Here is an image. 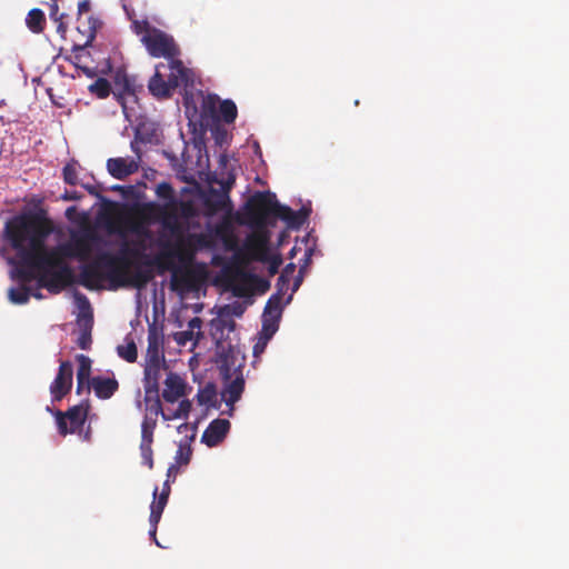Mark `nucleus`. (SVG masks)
<instances>
[{
	"label": "nucleus",
	"instance_id": "obj_1",
	"mask_svg": "<svg viewBox=\"0 0 569 569\" xmlns=\"http://www.w3.org/2000/svg\"><path fill=\"white\" fill-rule=\"evenodd\" d=\"M52 230L51 221L43 214L22 213L6 222L4 237L20 258L16 269L18 279L31 282L37 278V270L39 283L50 292L59 293L74 283V273L64 256L53 248H46Z\"/></svg>",
	"mask_w": 569,
	"mask_h": 569
},
{
	"label": "nucleus",
	"instance_id": "obj_19",
	"mask_svg": "<svg viewBox=\"0 0 569 569\" xmlns=\"http://www.w3.org/2000/svg\"><path fill=\"white\" fill-rule=\"evenodd\" d=\"M94 390L96 396L99 399H110L119 389V382L116 378H106L101 376H97L91 378V381L89 386H87L88 389Z\"/></svg>",
	"mask_w": 569,
	"mask_h": 569
},
{
	"label": "nucleus",
	"instance_id": "obj_3",
	"mask_svg": "<svg viewBox=\"0 0 569 569\" xmlns=\"http://www.w3.org/2000/svg\"><path fill=\"white\" fill-rule=\"evenodd\" d=\"M156 193L160 199L167 200L159 209V218L163 228L173 236H181L184 230L183 221L188 222L199 216L194 201L176 199L174 190L168 182L159 183Z\"/></svg>",
	"mask_w": 569,
	"mask_h": 569
},
{
	"label": "nucleus",
	"instance_id": "obj_22",
	"mask_svg": "<svg viewBox=\"0 0 569 569\" xmlns=\"http://www.w3.org/2000/svg\"><path fill=\"white\" fill-rule=\"evenodd\" d=\"M163 365H144V401L148 402L151 395L159 392V379Z\"/></svg>",
	"mask_w": 569,
	"mask_h": 569
},
{
	"label": "nucleus",
	"instance_id": "obj_7",
	"mask_svg": "<svg viewBox=\"0 0 569 569\" xmlns=\"http://www.w3.org/2000/svg\"><path fill=\"white\" fill-rule=\"evenodd\" d=\"M141 41L153 58H164L170 61L180 54V49L173 37L158 28L148 30L146 34H142Z\"/></svg>",
	"mask_w": 569,
	"mask_h": 569
},
{
	"label": "nucleus",
	"instance_id": "obj_46",
	"mask_svg": "<svg viewBox=\"0 0 569 569\" xmlns=\"http://www.w3.org/2000/svg\"><path fill=\"white\" fill-rule=\"evenodd\" d=\"M201 326H202V320L199 317L192 318L188 323L189 330H192L193 332L196 329L200 330Z\"/></svg>",
	"mask_w": 569,
	"mask_h": 569
},
{
	"label": "nucleus",
	"instance_id": "obj_50",
	"mask_svg": "<svg viewBox=\"0 0 569 569\" xmlns=\"http://www.w3.org/2000/svg\"><path fill=\"white\" fill-rule=\"evenodd\" d=\"M81 197L82 196L78 191H66L62 198L64 200H80Z\"/></svg>",
	"mask_w": 569,
	"mask_h": 569
},
{
	"label": "nucleus",
	"instance_id": "obj_47",
	"mask_svg": "<svg viewBox=\"0 0 569 569\" xmlns=\"http://www.w3.org/2000/svg\"><path fill=\"white\" fill-rule=\"evenodd\" d=\"M81 186L88 191L89 194L94 196V197H100V191L97 186L89 184V183H83Z\"/></svg>",
	"mask_w": 569,
	"mask_h": 569
},
{
	"label": "nucleus",
	"instance_id": "obj_17",
	"mask_svg": "<svg viewBox=\"0 0 569 569\" xmlns=\"http://www.w3.org/2000/svg\"><path fill=\"white\" fill-rule=\"evenodd\" d=\"M108 172L116 179H124L139 169L136 160L129 158H110L107 161Z\"/></svg>",
	"mask_w": 569,
	"mask_h": 569
},
{
	"label": "nucleus",
	"instance_id": "obj_35",
	"mask_svg": "<svg viewBox=\"0 0 569 569\" xmlns=\"http://www.w3.org/2000/svg\"><path fill=\"white\" fill-rule=\"evenodd\" d=\"M8 296L12 303L24 305L30 299V289L24 286L20 288H10Z\"/></svg>",
	"mask_w": 569,
	"mask_h": 569
},
{
	"label": "nucleus",
	"instance_id": "obj_9",
	"mask_svg": "<svg viewBox=\"0 0 569 569\" xmlns=\"http://www.w3.org/2000/svg\"><path fill=\"white\" fill-rule=\"evenodd\" d=\"M48 411L54 415L56 422L58 427V431L61 436H67L68 433H74L78 429H80L86 422L89 406L78 405L69 408L66 412L60 410H51L49 407Z\"/></svg>",
	"mask_w": 569,
	"mask_h": 569
},
{
	"label": "nucleus",
	"instance_id": "obj_13",
	"mask_svg": "<svg viewBox=\"0 0 569 569\" xmlns=\"http://www.w3.org/2000/svg\"><path fill=\"white\" fill-rule=\"evenodd\" d=\"M157 427V418L146 415L142 423H141V442H140V453L143 460V463L149 467V469L153 468V433Z\"/></svg>",
	"mask_w": 569,
	"mask_h": 569
},
{
	"label": "nucleus",
	"instance_id": "obj_45",
	"mask_svg": "<svg viewBox=\"0 0 569 569\" xmlns=\"http://www.w3.org/2000/svg\"><path fill=\"white\" fill-rule=\"evenodd\" d=\"M282 263V260L280 257H274L268 267V271L271 276L276 274L279 270L280 264Z\"/></svg>",
	"mask_w": 569,
	"mask_h": 569
},
{
	"label": "nucleus",
	"instance_id": "obj_52",
	"mask_svg": "<svg viewBox=\"0 0 569 569\" xmlns=\"http://www.w3.org/2000/svg\"><path fill=\"white\" fill-rule=\"evenodd\" d=\"M226 309H231L230 313L237 317H241L243 313V309L240 305H236L232 307L227 306Z\"/></svg>",
	"mask_w": 569,
	"mask_h": 569
},
{
	"label": "nucleus",
	"instance_id": "obj_10",
	"mask_svg": "<svg viewBox=\"0 0 569 569\" xmlns=\"http://www.w3.org/2000/svg\"><path fill=\"white\" fill-rule=\"evenodd\" d=\"M93 239V233L88 231L72 236L71 242L57 246L53 249L66 258H78L80 261H86L92 251Z\"/></svg>",
	"mask_w": 569,
	"mask_h": 569
},
{
	"label": "nucleus",
	"instance_id": "obj_57",
	"mask_svg": "<svg viewBox=\"0 0 569 569\" xmlns=\"http://www.w3.org/2000/svg\"><path fill=\"white\" fill-rule=\"evenodd\" d=\"M177 470H178L177 466H176V465H171V466L169 467V469H168V477H170V476H171V473H172L173 471H177Z\"/></svg>",
	"mask_w": 569,
	"mask_h": 569
},
{
	"label": "nucleus",
	"instance_id": "obj_27",
	"mask_svg": "<svg viewBox=\"0 0 569 569\" xmlns=\"http://www.w3.org/2000/svg\"><path fill=\"white\" fill-rule=\"evenodd\" d=\"M158 487L153 490V497L157 498L156 501H153L150 506V517L149 522L159 523L162 512L164 510V507L168 503V492H161L158 497Z\"/></svg>",
	"mask_w": 569,
	"mask_h": 569
},
{
	"label": "nucleus",
	"instance_id": "obj_24",
	"mask_svg": "<svg viewBox=\"0 0 569 569\" xmlns=\"http://www.w3.org/2000/svg\"><path fill=\"white\" fill-rule=\"evenodd\" d=\"M243 390L244 379L242 376H237L223 389L222 398L228 406L232 407L241 398Z\"/></svg>",
	"mask_w": 569,
	"mask_h": 569
},
{
	"label": "nucleus",
	"instance_id": "obj_37",
	"mask_svg": "<svg viewBox=\"0 0 569 569\" xmlns=\"http://www.w3.org/2000/svg\"><path fill=\"white\" fill-rule=\"evenodd\" d=\"M279 321L280 320L262 318L261 339L264 340V343L278 331Z\"/></svg>",
	"mask_w": 569,
	"mask_h": 569
},
{
	"label": "nucleus",
	"instance_id": "obj_18",
	"mask_svg": "<svg viewBox=\"0 0 569 569\" xmlns=\"http://www.w3.org/2000/svg\"><path fill=\"white\" fill-rule=\"evenodd\" d=\"M277 209V219L284 221L290 229L301 228L309 217V210L303 208L295 211L290 207L280 203Z\"/></svg>",
	"mask_w": 569,
	"mask_h": 569
},
{
	"label": "nucleus",
	"instance_id": "obj_6",
	"mask_svg": "<svg viewBox=\"0 0 569 569\" xmlns=\"http://www.w3.org/2000/svg\"><path fill=\"white\" fill-rule=\"evenodd\" d=\"M176 259L183 264L190 263L193 260V251L186 249L184 243L178 246L166 244L164 249L158 254L143 262V268L154 267L159 274H163L166 271L172 273L177 268Z\"/></svg>",
	"mask_w": 569,
	"mask_h": 569
},
{
	"label": "nucleus",
	"instance_id": "obj_49",
	"mask_svg": "<svg viewBox=\"0 0 569 569\" xmlns=\"http://www.w3.org/2000/svg\"><path fill=\"white\" fill-rule=\"evenodd\" d=\"M180 335H181V339H179L178 341L180 343L184 345L187 341L193 339L194 332L192 330H187V331L181 332Z\"/></svg>",
	"mask_w": 569,
	"mask_h": 569
},
{
	"label": "nucleus",
	"instance_id": "obj_25",
	"mask_svg": "<svg viewBox=\"0 0 569 569\" xmlns=\"http://www.w3.org/2000/svg\"><path fill=\"white\" fill-rule=\"evenodd\" d=\"M78 361V371H77V393H80L84 386H89L91 379V360L89 357L84 355H78L76 357Z\"/></svg>",
	"mask_w": 569,
	"mask_h": 569
},
{
	"label": "nucleus",
	"instance_id": "obj_33",
	"mask_svg": "<svg viewBox=\"0 0 569 569\" xmlns=\"http://www.w3.org/2000/svg\"><path fill=\"white\" fill-rule=\"evenodd\" d=\"M197 401L201 406H210L213 405L217 391L216 387L212 383L206 385L202 389H200L197 393Z\"/></svg>",
	"mask_w": 569,
	"mask_h": 569
},
{
	"label": "nucleus",
	"instance_id": "obj_16",
	"mask_svg": "<svg viewBox=\"0 0 569 569\" xmlns=\"http://www.w3.org/2000/svg\"><path fill=\"white\" fill-rule=\"evenodd\" d=\"M161 69H166L164 63H159L156 66L154 74L148 82V89L154 98L168 99L172 96L174 90L171 87L169 80L164 79L166 76L161 72Z\"/></svg>",
	"mask_w": 569,
	"mask_h": 569
},
{
	"label": "nucleus",
	"instance_id": "obj_53",
	"mask_svg": "<svg viewBox=\"0 0 569 569\" xmlns=\"http://www.w3.org/2000/svg\"><path fill=\"white\" fill-rule=\"evenodd\" d=\"M157 527H158V523H152L150 522V531H149V535L150 537L154 540V542L159 546L157 539H156V535H157Z\"/></svg>",
	"mask_w": 569,
	"mask_h": 569
},
{
	"label": "nucleus",
	"instance_id": "obj_11",
	"mask_svg": "<svg viewBox=\"0 0 569 569\" xmlns=\"http://www.w3.org/2000/svg\"><path fill=\"white\" fill-rule=\"evenodd\" d=\"M202 273L191 267L177 268L171 273L170 289L177 292H189L198 287Z\"/></svg>",
	"mask_w": 569,
	"mask_h": 569
},
{
	"label": "nucleus",
	"instance_id": "obj_2",
	"mask_svg": "<svg viewBox=\"0 0 569 569\" xmlns=\"http://www.w3.org/2000/svg\"><path fill=\"white\" fill-rule=\"evenodd\" d=\"M143 247H129L124 244L118 254L110 252L99 253L92 262L81 269L82 283L90 287L91 282L109 280L116 287L131 284L136 288H143L153 279V272L150 268L134 266L132 259L144 257Z\"/></svg>",
	"mask_w": 569,
	"mask_h": 569
},
{
	"label": "nucleus",
	"instance_id": "obj_60",
	"mask_svg": "<svg viewBox=\"0 0 569 569\" xmlns=\"http://www.w3.org/2000/svg\"><path fill=\"white\" fill-rule=\"evenodd\" d=\"M111 189H112V190H121V189H122V187H121V186H114V187H112Z\"/></svg>",
	"mask_w": 569,
	"mask_h": 569
},
{
	"label": "nucleus",
	"instance_id": "obj_48",
	"mask_svg": "<svg viewBox=\"0 0 569 569\" xmlns=\"http://www.w3.org/2000/svg\"><path fill=\"white\" fill-rule=\"evenodd\" d=\"M59 7L57 0H53V3L50 6V18L54 21L59 19Z\"/></svg>",
	"mask_w": 569,
	"mask_h": 569
},
{
	"label": "nucleus",
	"instance_id": "obj_32",
	"mask_svg": "<svg viewBox=\"0 0 569 569\" xmlns=\"http://www.w3.org/2000/svg\"><path fill=\"white\" fill-rule=\"evenodd\" d=\"M219 114H220V118L226 123L234 122L237 114H238L236 103L229 99L221 101L220 106H219Z\"/></svg>",
	"mask_w": 569,
	"mask_h": 569
},
{
	"label": "nucleus",
	"instance_id": "obj_28",
	"mask_svg": "<svg viewBox=\"0 0 569 569\" xmlns=\"http://www.w3.org/2000/svg\"><path fill=\"white\" fill-rule=\"evenodd\" d=\"M26 24L33 33H41L46 27V16L41 9H31L26 18Z\"/></svg>",
	"mask_w": 569,
	"mask_h": 569
},
{
	"label": "nucleus",
	"instance_id": "obj_58",
	"mask_svg": "<svg viewBox=\"0 0 569 569\" xmlns=\"http://www.w3.org/2000/svg\"><path fill=\"white\" fill-rule=\"evenodd\" d=\"M192 239H198L200 241L202 239V237L201 236H196V234H189L188 242H190Z\"/></svg>",
	"mask_w": 569,
	"mask_h": 569
},
{
	"label": "nucleus",
	"instance_id": "obj_40",
	"mask_svg": "<svg viewBox=\"0 0 569 569\" xmlns=\"http://www.w3.org/2000/svg\"><path fill=\"white\" fill-rule=\"evenodd\" d=\"M191 455L192 451L190 447L180 446L176 455V460L179 465H188L190 462Z\"/></svg>",
	"mask_w": 569,
	"mask_h": 569
},
{
	"label": "nucleus",
	"instance_id": "obj_56",
	"mask_svg": "<svg viewBox=\"0 0 569 569\" xmlns=\"http://www.w3.org/2000/svg\"><path fill=\"white\" fill-rule=\"evenodd\" d=\"M161 492H168V496L170 495V486H169L168 480L163 483V488H162Z\"/></svg>",
	"mask_w": 569,
	"mask_h": 569
},
{
	"label": "nucleus",
	"instance_id": "obj_55",
	"mask_svg": "<svg viewBox=\"0 0 569 569\" xmlns=\"http://www.w3.org/2000/svg\"><path fill=\"white\" fill-rule=\"evenodd\" d=\"M264 342L262 343V346L260 347V343L258 342L254 347H253V352L254 355H257L259 351H262L263 348H264Z\"/></svg>",
	"mask_w": 569,
	"mask_h": 569
},
{
	"label": "nucleus",
	"instance_id": "obj_23",
	"mask_svg": "<svg viewBox=\"0 0 569 569\" xmlns=\"http://www.w3.org/2000/svg\"><path fill=\"white\" fill-rule=\"evenodd\" d=\"M136 89L137 87L133 79L126 73H117L112 92L123 107L126 97L136 98Z\"/></svg>",
	"mask_w": 569,
	"mask_h": 569
},
{
	"label": "nucleus",
	"instance_id": "obj_43",
	"mask_svg": "<svg viewBox=\"0 0 569 569\" xmlns=\"http://www.w3.org/2000/svg\"><path fill=\"white\" fill-rule=\"evenodd\" d=\"M66 17H67V16H66L64 13H61V14L59 16V19H58V20H54V21L58 23V26H57V32H58V33H60L62 37H64V34H66V32H67V29H68V26H67V23H66V22H64V20H63Z\"/></svg>",
	"mask_w": 569,
	"mask_h": 569
},
{
	"label": "nucleus",
	"instance_id": "obj_42",
	"mask_svg": "<svg viewBox=\"0 0 569 569\" xmlns=\"http://www.w3.org/2000/svg\"><path fill=\"white\" fill-rule=\"evenodd\" d=\"M132 28L137 34H141V33L146 34L148 32V30H151L153 27H151L147 20H142V21L134 20L132 22Z\"/></svg>",
	"mask_w": 569,
	"mask_h": 569
},
{
	"label": "nucleus",
	"instance_id": "obj_20",
	"mask_svg": "<svg viewBox=\"0 0 569 569\" xmlns=\"http://www.w3.org/2000/svg\"><path fill=\"white\" fill-rule=\"evenodd\" d=\"M184 381L177 373L170 372L164 380V389L162 390V398L170 403L176 402L184 395Z\"/></svg>",
	"mask_w": 569,
	"mask_h": 569
},
{
	"label": "nucleus",
	"instance_id": "obj_14",
	"mask_svg": "<svg viewBox=\"0 0 569 569\" xmlns=\"http://www.w3.org/2000/svg\"><path fill=\"white\" fill-rule=\"evenodd\" d=\"M166 69H169L167 76L173 90L183 87L188 88L193 84V72L183 66L182 61L174 58L166 64Z\"/></svg>",
	"mask_w": 569,
	"mask_h": 569
},
{
	"label": "nucleus",
	"instance_id": "obj_36",
	"mask_svg": "<svg viewBox=\"0 0 569 569\" xmlns=\"http://www.w3.org/2000/svg\"><path fill=\"white\" fill-rule=\"evenodd\" d=\"M78 162L72 160L68 162L62 169L63 181L70 186H77L78 181Z\"/></svg>",
	"mask_w": 569,
	"mask_h": 569
},
{
	"label": "nucleus",
	"instance_id": "obj_62",
	"mask_svg": "<svg viewBox=\"0 0 569 569\" xmlns=\"http://www.w3.org/2000/svg\"><path fill=\"white\" fill-rule=\"evenodd\" d=\"M295 254V248L291 250L290 256L292 257Z\"/></svg>",
	"mask_w": 569,
	"mask_h": 569
},
{
	"label": "nucleus",
	"instance_id": "obj_21",
	"mask_svg": "<svg viewBox=\"0 0 569 569\" xmlns=\"http://www.w3.org/2000/svg\"><path fill=\"white\" fill-rule=\"evenodd\" d=\"M92 321V312L90 310V306L88 305V311L86 312L82 310L78 318V323L81 327V331L77 339V345L82 350H88L91 347Z\"/></svg>",
	"mask_w": 569,
	"mask_h": 569
},
{
	"label": "nucleus",
	"instance_id": "obj_39",
	"mask_svg": "<svg viewBox=\"0 0 569 569\" xmlns=\"http://www.w3.org/2000/svg\"><path fill=\"white\" fill-rule=\"evenodd\" d=\"M191 402L188 399H184L180 401L177 410L172 412L169 417H164V420H171V419H187L189 416V412L191 410Z\"/></svg>",
	"mask_w": 569,
	"mask_h": 569
},
{
	"label": "nucleus",
	"instance_id": "obj_41",
	"mask_svg": "<svg viewBox=\"0 0 569 569\" xmlns=\"http://www.w3.org/2000/svg\"><path fill=\"white\" fill-rule=\"evenodd\" d=\"M289 282L290 278L286 277V274H280L276 283L277 291L273 295H279V299H282V296L289 287Z\"/></svg>",
	"mask_w": 569,
	"mask_h": 569
},
{
	"label": "nucleus",
	"instance_id": "obj_12",
	"mask_svg": "<svg viewBox=\"0 0 569 569\" xmlns=\"http://www.w3.org/2000/svg\"><path fill=\"white\" fill-rule=\"evenodd\" d=\"M73 368L70 361H61L58 373L50 385L52 401H60L72 388Z\"/></svg>",
	"mask_w": 569,
	"mask_h": 569
},
{
	"label": "nucleus",
	"instance_id": "obj_31",
	"mask_svg": "<svg viewBox=\"0 0 569 569\" xmlns=\"http://www.w3.org/2000/svg\"><path fill=\"white\" fill-rule=\"evenodd\" d=\"M164 357L156 338L149 337L146 353V365H163Z\"/></svg>",
	"mask_w": 569,
	"mask_h": 569
},
{
	"label": "nucleus",
	"instance_id": "obj_38",
	"mask_svg": "<svg viewBox=\"0 0 569 569\" xmlns=\"http://www.w3.org/2000/svg\"><path fill=\"white\" fill-rule=\"evenodd\" d=\"M146 405H147V413L146 415L152 416L154 418H157L159 415H161L163 418L167 417L162 410V405H161V401L159 398V392H157L156 395H151V398L149 399L148 402H146Z\"/></svg>",
	"mask_w": 569,
	"mask_h": 569
},
{
	"label": "nucleus",
	"instance_id": "obj_4",
	"mask_svg": "<svg viewBox=\"0 0 569 569\" xmlns=\"http://www.w3.org/2000/svg\"><path fill=\"white\" fill-rule=\"evenodd\" d=\"M279 202L270 191H258L244 203L240 223L254 229H264L273 224L271 218H277Z\"/></svg>",
	"mask_w": 569,
	"mask_h": 569
},
{
	"label": "nucleus",
	"instance_id": "obj_59",
	"mask_svg": "<svg viewBox=\"0 0 569 569\" xmlns=\"http://www.w3.org/2000/svg\"><path fill=\"white\" fill-rule=\"evenodd\" d=\"M214 102H216V101H214V98H213V97H211V96H209L207 103H208V104H212V106H210V108H213Z\"/></svg>",
	"mask_w": 569,
	"mask_h": 569
},
{
	"label": "nucleus",
	"instance_id": "obj_30",
	"mask_svg": "<svg viewBox=\"0 0 569 569\" xmlns=\"http://www.w3.org/2000/svg\"><path fill=\"white\" fill-rule=\"evenodd\" d=\"M282 315V299H279V295H272L263 309L262 318L280 320Z\"/></svg>",
	"mask_w": 569,
	"mask_h": 569
},
{
	"label": "nucleus",
	"instance_id": "obj_8",
	"mask_svg": "<svg viewBox=\"0 0 569 569\" xmlns=\"http://www.w3.org/2000/svg\"><path fill=\"white\" fill-rule=\"evenodd\" d=\"M234 176L229 174L227 179L217 180V182L221 186V189H214L212 187L203 193L202 202L204 207V214L207 217H213L219 212L226 211L231 212L232 204L229 197V191L231 190L234 183Z\"/></svg>",
	"mask_w": 569,
	"mask_h": 569
},
{
	"label": "nucleus",
	"instance_id": "obj_26",
	"mask_svg": "<svg viewBox=\"0 0 569 569\" xmlns=\"http://www.w3.org/2000/svg\"><path fill=\"white\" fill-rule=\"evenodd\" d=\"M97 19L93 17H90L87 24L82 26L79 23L77 26V31L82 36L83 41L79 43H74L73 49L74 50H82L86 47L90 46L91 42L96 38V29H97Z\"/></svg>",
	"mask_w": 569,
	"mask_h": 569
},
{
	"label": "nucleus",
	"instance_id": "obj_54",
	"mask_svg": "<svg viewBox=\"0 0 569 569\" xmlns=\"http://www.w3.org/2000/svg\"><path fill=\"white\" fill-rule=\"evenodd\" d=\"M301 282H302V276H301V274H299V276L295 279V281H293V287H292V291H293V292L298 290V288L300 287Z\"/></svg>",
	"mask_w": 569,
	"mask_h": 569
},
{
	"label": "nucleus",
	"instance_id": "obj_51",
	"mask_svg": "<svg viewBox=\"0 0 569 569\" xmlns=\"http://www.w3.org/2000/svg\"><path fill=\"white\" fill-rule=\"evenodd\" d=\"M295 270H296V264L293 262H290L284 267L281 274H286V277L290 278L291 274L295 272Z\"/></svg>",
	"mask_w": 569,
	"mask_h": 569
},
{
	"label": "nucleus",
	"instance_id": "obj_29",
	"mask_svg": "<svg viewBox=\"0 0 569 569\" xmlns=\"http://www.w3.org/2000/svg\"><path fill=\"white\" fill-rule=\"evenodd\" d=\"M126 343L117 347L118 356L127 362H136L138 358L137 346L131 336H127Z\"/></svg>",
	"mask_w": 569,
	"mask_h": 569
},
{
	"label": "nucleus",
	"instance_id": "obj_34",
	"mask_svg": "<svg viewBox=\"0 0 569 569\" xmlns=\"http://www.w3.org/2000/svg\"><path fill=\"white\" fill-rule=\"evenodd\" d=\"M89 90L101 99L107 98L110 92L113 91L110 82L104 78H98L92 84H90Z\"/></svg>",
	"mask_w": 569,
	"mask_h": 569
},
{
	"label": "nucleus",
	"instance_id": "obj_44",
	"mask_svg": "<svg viewBox=\"0 0 569 569\" xmlns=\"http://www.w3.org/2000/svg\"><path fill=\"white\" fill-rule=\"evenodd\" d=\"M90 11V1L82 0L78 3V22L81 20V16Z\"/></svg>",
	"mask_w": 569,
	"mask_h": 569
},
{
	"label": "nucleus",
	"instance_id": "obj_5",
	"mask_svg": "<svg viewBox=\"0 0 569 569\" xmlns=\"http://www.w3.org/2000/svg\"><path fill=\"white\" fill-rule=\"evenodd\" d=\"M236 322L232 319L219 317L210 321V335L216 341L217 356L221 367L229 370L234 365L236 347L229 340V335L233 332Z\"/></svg>",
	"mask_w": 569,
	"mask_h": 569
},
{
	"label": "nucleus",
	"instance_id": "obj_15",
	"mask_svg": "<svg viewBox=\"0 0 569 569\" xmlns=\"http://www.w3.org/2000/svg\"><path fill=\"white\" fill-rule=\"evenodd\" d=\"M230 421L227 419L212 420L201 436V441L212 448L223 441L230 430Z\"/></svg>",
	"mask_w": 569,
	"mask_h": 569
},
{
	"label": "nucleus",
	"instance_id": "obj_61",
	"mask_svg": "<svg viewBox=\"0 0 569 569\" xmlns=\"http://www.w3.org/2000/svg\"><path fill=\"white\" fill-rule=\"evenodd\" d=\"M73 210H74V208H68V210H67V216H69V213H70L71 211H73Z\"/></svg>",
	"mask_w": 569,
	"mask_h": 569
}]
</instances>
